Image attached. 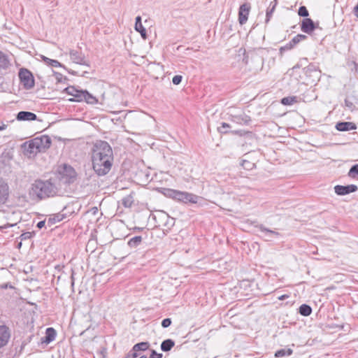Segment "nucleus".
Segmentation results:
<instances>
[{"instance_id":"f257e3e1","label":"nucleus","mask_w":358,"mask_h":358,"mask_svg":"<svg viewBox=\"0 0 358 358\" xmlns=\"http://www.w3.org/2000/svg\"><path fill=\"white\" fill-rule=\"evenodd\" d=\"M113 152L109 143L104 141H96L92 148V161L94 172L99 176L109 173L113 164Z\"/></svg>"},{"instance_id":"f03ea898","label":"nucleus","mask_w":358,"mask_h":358,"mask_svg":"<svg viewBox=\"0 0 358 358\" xmlns=\"http://www.w3.org/2000/svg\"><path fill=\"white\" fill-rule=\"evenodd\" d=\"M60 189L61 187H59L55 178L37 179L31 184L29 195L33 199L43 200L58 195Z\"/></svg>"},{"instance_id":"7ed1b4c3","label":"nucleus","mask_w":358,"mask_h":358,"mask_svg":"<svg viewBox=\"0 0 358 358\" xmlns=\"http://www.w3.org/2000/svg\"><path fill=\"white\" fill-rule=\"evenodd\" d=\"M77 173L76 170L70 165L64 164L60 166L57 171V184L61 187V184L71 185L75 182L77 179Z\"/></svg>"},{"instance_id":"20e7f679","label":"nucleus","mask_w":358,"mask_h":358,"mask_svg":"<svg viewBox=\"0 0 358 358\" xmlns=\"http://www.w3.org/2000/svg\"><path fill=\"white\" fill-rule=\"evenodd\" d=\"M166 196L184 203H197L201 197L187 192H182L176 189H168Z\"/></svg>"},{"instance_id":"39448f33","label":"nucleus","mask_w":358,"mask_h":358,"mask_svg":"<svg viewBox=\"0 0 358 358\" xmlns=\"http://www.w3.org/2000/svg\"><path fill=\"white\" fill-rule=\"evenodd\" d=\"M20 83L25 90H31L34 87V78L33 74L27 69H21L19 71Z\"/></svg>"},{"instance_id":"423d86ee","label":"nucleus","mask_w":358,"mask_h":358,"mask_svg":"<svg viewBox=\"0 0 358 358\" xmlns=\"http://www.w3.org/2000/svg\"><path fill=\"white\" fill-rule=\"evenodd\" d=\"M319 23L315 22L312 19L306 17L303 18L301 24V29L303 32L311 34L316 29L318 28Z\"/></svg>"},{"instance_id":"0eeeda50","label":"nucleus","mask_w":358,"mask_h":358,"mask_svg":"<svg viewBox=\"0 0 358 358\" xmlns=\"http://www.w3.org/2000/svg\"><path fill=\"white\" fill-rule=\"evenodd\" d=\"M69 55L73 62L90 66L89 62L85 59V56L82 52L76 50H71Z\"/></svg>"},{"instance_id":"6e6552de","label":"nucleus","mask_w":358,"mask_h":358,"mask_svg":"<svg viewBox=\"0 0 358 358\" xmlns=\"http://www.w3.org/2000/svg\"><path fill=\"white\" fill-rule=\"evenodd\" d=\"M251 9V5L249 2L241 5L238 10V22L243 25L246 23Z\"/></svg>"},{"instance_id":"1a4fd4ad","label":"nucleus","mask_w":358,"mask_h":358,"mask_svg":"<svg viewBox=\"0 0 358 358\" xmlns=\"http://www.w3.org/2000/svg\"><path fill=\"white\" fill-rule=\"evenodd\" d=\"M358 187L356 185L351 184L348 185H337L334 187V192L337 195L344 196L350 193L357 192Z\"/></svg>"},{"instance_id":"9d476101","label":"nucleus","mask_w":358,"mask_h":358,"mask_svg":"<svg viewBox=\"0 0 358 358\" xmlns=\"http://www.w3.org/2000/svg\"><path fill=\"white\" fill-rule=\"evenodd\" d=\"M304 72L306 76L313 78V81H318L321 77V71L319 67L315 64H310L308 66L304 68Z\"/></svg>"},{"instance_id":"9b49d317","label":"nucleus","mask_w":358,"mask_h":358,"mask_svg":"<svg viewBox=\"0 0 358 358\" xmlns=\"http://www.w3.org/2000/svg\"><path fill=\"white\" fill-rule=\"evenodd\" d=\"M34 143L39 149L40 152H44L51 145V139L47 135H43L40 137L34 138Z\"/></svg>"},{"instance_id":"f8f14e48","label":"nucleus","mask_w":358,"mask_h":358,"mask_svg":"<svg viewBox=\"0 0 358 358\" xmlns=\"http://www.w3.org/2000/svg\"><path fill=\"white\" fill-rule=\"evenodd\" d=\"M230 120L238 124L248 125L251 122V118L249 115L242 113L238 115H231Z\"/></svg>"},{"instance_id":"ddd939ff","label":"nucleus","mask_w":358,"mask_h":358,"mask_svg":"<svg viewBox=\"0 0 358 358\" xmlns=\"http://www.w3.org/2000/svg\"><path fill=\"white\" fill-rule=\"evenodd\" d=\"M57 332L52 327H48L45 330V335L41 337V342L42 343L49 344L55 339Z\"/></svg>"},{"instance_id":"4468645a","label":"nucleus","mask_w":358,"mask_h":358,"mask_svg":"<svg viewBox=\"0 0 358 358\" xmlns=\"http://www.w3.org/2000/svg\"><path fill=\"white\" fill-rule=\"evenodd\" d=\"M260 231L264 234V238L266 241H271L273 237H278L280 234L275 231L271 230L265 227L263 224H259L256 227Z\"/></svg>"},{"instance_id":"2eb2a0df","label":"nucleus","mask_w":358,"mask_h":358,"mask_svg":"<svg viewBox=\"0 0 358 358\" xmlns=\"http://www.w3.org/2000/svg\"><path fill=\"white\" fill-rule=\"evenodd\" d=\"M65 208H64L60 213L52 215L48 220L47 224L49 227L53 224L59 222L66 217V213H64Z\"/></svg>"},{"instance_id":"dca6fc26","label":"nucleus","mask_w":358,"mask_h":358,"mask_svg":"<svg viewBox=\"0 0 358 358\" xmlns=\"http://www.w3.org/2000/svg\"><path fill=\"white\" fill-rule=\"evenodd\" d=\"M335 128L340 131H348L356 129L357 126L352 122H338L336 123Z\"/></svg>"},{"instance_id":"f3484780","label":"nucleus","mask_w":358,"mask_h":358,"mask_svg":"<svg viewBox=\"0 0 358 358\" xmlns=\"http://www.w3.org/2000/svg\"><path fill=\"white\" fill-rule=\"evenodd\" d=\"M16 118L19 121H33L37 119V116L32 112L20 111L17 114Z\"/></svg>"},{"instance_id":"a211bd4d","label":"nucleus","mask_w":358,"mask_h":358,"mask_svg":"<svg viewBox=\"0 0 358 358\" xmlns=\"http://www.w3.org/2000/svg\"><path fill=\"white\" fill-rule=\"evenodd\" d=\"M8 196V186L7 183L0 178V203H3Z\"/></svg>"},{"instance_id":"6ab92c4d","label":"nucleus","mask_w":358,"mask_h":358,"mask_svg":"<svg viewBox=\"0 0 358 358\" xmlns=\"http://www.w3.org/2000/svg\"><path fill=\"white\" fill-rule=\"evenodd\" d=\"M135 29L141 34V36L143 39L147 38L146 29L142 24L141 16H137L136 17Z\"/></svg>"},{"instance_id":"aec40b11","label":"nucleus","mask_w":358,"mask_h":358,"mask_svg":"<svg viewBox=\"0 0 358 358\" xmlns=\"http://www.w3.org/2000/svg\"><path fill=\"white\" fill-rule=\"evenodd\" d=\"M175 345V342L170 338L166 339L161 343V350L164 352L170 351Z\"/></svg>"},{"instance_id":"412c9836","label":"nucleus","mask_w":358,"mask_h":358,"mask_svg":"<svg viewBox=\"0 0 358 358\" xmlns=\"http://www.w3.org/2000/svg\"><path fill=\"white\" fill-rule=\"evenodd\" d=\"M149 342H141L135 344L132 350L136 353H138V351H145L147 350L150 347Z\"/></svg>"},{"instance_id":"4be33fe9","label":"nucleus","mask_w":358,"mask_h":358,"mask_svg":"<svg viewBox=\"0 0 358 358\" xmlns=\"http://www.w3.org/2000/svg\"><path fill=\"white\" fill-rule=\"evenodd\" d=\"M293 353V350L291 348H282L277 350L275 352V357L280 358L285 356H290Z\"/></svg>"},{"instance_id":"5701e85b","label":"nucleus","mask_w":358,"mask_h":358,"mask_svg":"<svg viewBox=\"0 0 358 358\" xmlns=\"http://www.w3.org/2000/svg\"><path fill=\"white\" fill-rule=\"evenodd\" d=\"M307 39V36L303 34H297L289 42V47H295L299 42L304 41Z\"/></svg>"},{"instance_id":"b1692460","label":"nucleus","mask_w":358,"mask_h":358,"mask_svg":"<svg viewBox=\"0 0 358 358\" xmlns=\"http://www.w3.org/2000/svg\"><path fill=\"white\" fill-rule=\"evenodd\" d=\"M28 146L26 148V151L29 154H36L38 152H41L38 146H36L34 143V139L29 141L28 143Z\"/></svg>"},{"instance_id":"393cba45","label":"nucleus","mask_w":358,"mask_h":358,"mask_svg":"<svg viewBox=\"0 0 358 358\" xmlns=\"http://www.w3.org/2000/svg\"><path fill=\"white\" fill-rule=\"evenodd\" d=\"M143 241V238L141 236H136L131 238H130L127 243L128 245L130 248H135L140 245Z\"/></svg>"},{"instance_id":"a878e982","label":"nucleus","mask_w":358,"mask_h":358,"mask_svg":"<svg viewBox=\"0 0 358 358\" xmlns=\"http://www.w3.org/2000/svg\"><path fill=\"white\" fill-rule=\"evenodd\" d=\"M299 313L303 316H309L312 313V308L306 303L299 306Z\"/></svg>"},{"instance_id":"bb28decb","label":"nucleus","mask_w":358,"mask_h":358,"mask_svg":"<svg viewBox=\"0 0 358 358\" xmlns=\"http://www.w3.org/2000/svg\"><path fill=\"white\" fill-rule=\"evenodd\" d=\"M41 57H42L43 61L48 66H53V67H62L63 66V65L60 62H59L57 60L50 59L45 56H42Z\"/></svg>"},{"instance_id":"cd10ccee","label":"nucleus","mask_w":358,"mask_h":358,"mask_svg":"<svg viewBox=\"0 0 358 358\" xmlns=\"http://www.w3.org/2000/svg\"><path fill=\"white\" fill-rule=\"evenodd\" d=\"M297 102V98L295 96H286L281 99L280 103L285 106H291Z\"/></svg>"},{"instance_id":"c85d7f7f","label":"nucleus","mask_w":358,"mask_h":358,"mask_svg":"<svg viewBox=\"0 0 358 358\" xmlns=\"http://www.w3.org/2000/svg\"><path fill=\"white\" fill-rule=\"evenodd\" d=\"M84 96L85 97L83 99V101H85L87 103L95 104L98 102L97 99L87 90H85Z\"/></svg>"},{"instance_id":"c756f323","label":"nucleus","mask_w":358,"mask_h":358,"mask_svg":"<svg viewBox=\"0 0 358 358\" xmlns=\"http://www.w3.org/2000/svg\"><path fill=\"white\" fill-rule=\"evenodd\" d=\"M85 92V90H78V92H76L74 94L73 98L70 99L69 101H78V102L83 101V99H85V96H84Z\"/></svg>"},{"instance_id":"7c9ffc66","label":"nucleus","mask_w":358,"mask_h":358,"mask_svg":"<svg viewBox=\"0 0 358 358\" xmlns=\"http://www.w3.org/2000/svg\"><path fill=\"white\" fill-rule=\"evenodd\" d=\"M9 66L7 57L0 50V69H6Z\"/></svg>"},{"instance_id":"2f4dec72","label":"nucleus","mask_w":358,"mask_h":358,"mask_svg":"<svg viewBox=\"0 0 358 358\" xmlns=\"http://www.w3.org/2000/svg\"><path fill=\"white\" fill-rule=\"evenodd\" d=\"M348 176L351 178H356L358 177V164H354L351 166Z\"/></svg>"},{"instance_id":"473e14b6","label":"nucleus","mask_w":358,"mask_h":358,"mask_svg":"<svg viewBox=\"0 0 358 358\" xmlns=\"http://www.w3.org/2000/svg\"><path fill=\"white\" fill-rule=\"evenodd\" d=\"M231 126L226 122H222L221 125L217 128V130L220 133L226 134L229 133V131L227 130V128H230Z\"/></svg>"},{"instance_id":"72a5a7b5","label":"nucleus","mask_w":358,"mask_h":358,"mask_svg":"<svg viewBox=\"0 0 358 358\" xmlns=\"http://www.w3.org/2000/svg\"><path fill=\"white\" fill-rule=\"evenodd\" d=\"M298 14L301 17L306 18L309 15V13L306 6H301L298 10Z\"/></svg>"},{"instance_id":"f704fd0d","label":"nucleus","mask_w":358,"mask_h":358,"mask_svg":"<svg viewBox=\"0 0 358 358\" xmlns=\"http://www.w3.org/2000/svg\"><path fill=\"white\" fill-rule=\"evenodd\" d=\"M241 165L246 170H252L255 166V164L254 163H252L245 159H243L242 161Z\"/></svg>"},{"instance_id":"c9c22d12","label":"nucleus","mask_w":358,"mask_h":358,"mask_svg":"<svg viewBox=\"0 0 358 358\" xmlns=\"http://www.w3.org/2000/svg\"><path fill=\"white\" fill-rule=\"evenodd\" d=\"M164 217L166 219V221L164 223V226L167 227L168 228L172 227L175 224L174 219L170 217L168 215H165Z\"/></svg>"},{"instance_id":"e433bc0d","label":"nucleus","mask_w":358,"mask_h":358,"mask_svg":"<svg viewBox=\"0 0 358 358\" xmlns=\"http://www.w3.org/2000/svg\"><path fill=\"white\" fill-rule=\"evenodd\" d=\"M344 102L345 107L348 108L350 110L352 111L355 108V106L349 98H346Z\"/></svg>"},{"instance_id":"4c0bfd02","label":"nucleus","mask_w":358,"mask_h":358,"mask_svg":"<svg viewBox=\"0 0 358 358\" xmlns=\"http://www.w3.org/2000/svg\"><path fill=\"white\" fill-rule=\"evenodd\" d=\"M64 91L69 95L74 96L76 92H78V89L74 86H69L65 88Z\"/></svg>"},{"instance_id":"58836bf2","label":"nucleus","mask_w":358,"mask_h":358,"mask_svg":"<svg viewBox=\"0 0 358 358\" xmlns=\"http://www.w3.org/2000/svg\"><path fill=\"white\" fill-rule=\"evenodd\" d=\"M274 10H275V5L271 8H270V9L268 8L266 10V20H265V22L266 24L270 21V19L273 15Z\"/></svg>"},{"instance_id":"ea45409f","label":"nucleus","mask_w":358,"mask_h":358,"mask_svg":"<svg viewBox=\"0 0 358 358\" xmlns=\"http://www.w3.org/2000/svg\"><path fill=\"white\" fill-rule=\"evenodd\" d=\"M34 234V232H29V231L24 232L21 234L20 238L22 241L28 240V239H30L33 236Z\"/></svg>"},{"instance_id":"a19ab883","label":"nucleus","mask_w":358,"mask_h":358,"mask_svg":"<svg viewBox=\"0 0 358 358\" xmlns=\"http://www.w3.org/2000/svg\"><path fill=\"white\" fill-rule=\"evenodd\" d=\"M182 80V76L180 75L175 76L172 79V83L173 85H179Z\"/></svg>"},{"instance_id":"79ce46f5","label":"nucleus","mask_w":358,"mask_h":358,"mask_svg":"<svg viewBox=\"0 0 358 358\" xmlns=\"http://www.w3.org/2000/svg\"><path fill=\"white\" fill-rule=\"evenodd\" d=\"M98 355L100 356V358H106L107 355V349L104 347H102L99 351Z\"/></svg>"},{"instance_id":"37998d69","label":"nucleus","mask_w":358,"mask_h":358,"mask_svg":"<svg viewBox=\"0 0 358 358\" xmlns=\"http://www.w3.org/2000/svg\"><path fill=\"white\" fill-rule=\"evenodd\" d=\"M171 324V320L170 318H165L162 322V326L164 328H167Z\"/></svg>"},{"instance_id":"c03bdc74","label":"nucleus","mask_w":358,"mask_h":358,"mask_svg":"<svg viewBox=\"0 0 358 358\" xmlns=\"http://www.w3.org/2000/svg\"><path fill=\"white\" fill-rule=\"evenodd\" d=\"M139 356L138 353L134 352L131 350L126 355L125 358H136Z\"/></svg>"},{"instance_id":"a18cd8bd","label":"nucleus","mask_w":358,"mask_h":358,"mask_svg":"<svg viewBox=\"0 0 358 358\" xmlns=\"http://www.w3.org/2000/svg\"><path fill=\"white\" fill-rule=\"evenodd\" d=\"M162 353H157L155 350H152L149 358H162Z\"/></svg>"},{"instance_id":"49530a36","label":"nucleus","mask_w":358,"mask_h":358,"mask_svg":"<svg viewBox=\"0 0 358 358\" xmlns=\"http://www.w3.org/2000/svg\"><path fill=\"white\" fill-rule=\"evenodd\" d=\"M14 288V287L10 282H5L0 284V289Z\"/></svg>"},{"instance_id":"de8ad7c7","label":"nucleus","mask_w":358,"mask_h":358,"mask_svg":"<svg viewBox=\"0 0 358 358\" xmlns=\"http://www.w3.org/2000/svg\"><path fill=\"white\" fill-rule=\"evenodd\" d=\"M55 78L57 80L58 82H62V79L64 78V76L60 73H55ZM64 79L66 80V77H64Z\"/></svg>"},{"instance_id":"09e8293b","label":"nucleus","mask_w":358,"mask_h":358,"mask_svg":"<svg viewBox=\"0 0 358 358\" xmlns=\"http://www.w3.org/2000/svg\"><path fill=\"white\" fill-rule=\"evenodd\" d=\"M293 48L292 47H289V43H287L285 45L281 47L280 48V52H282V51H286V50H291Z\"/></svg>"},{"instance_id":"8fccbe9b","label":"nucleus","mask_w":358,"mask_h":358,"mask_svg":"<svg viewBox=\"0 0 358 358\" xmlns=\"http://www.w3.org/2000/svg\"><path fill=\"white\" fill-rule=\"evenodd\" d=\"M129 199H122V203L123 205L125 206V207H130L131 205V202H129Z\"/></svg>"},{"instance_id":"3c124183","label":"nucleus","mask_w":358,"mask_h":358,"mask_svg":"<svg viewBox=\"0 0 358 358\" xmlns=\"http://www.w3.org/2000/svg\"><path fill=\"white\" fill-rule=\"evenodd\" d=\"M45 220H42L37 223L36 227L38 229H42L45 226Z\"/></svg>"},{"instance_id":"603ef678","label":"nucleus","mask_w":358,"mask_h":358,"mask_svg":"<svg viewBox=\"0 0 358 358\" xmlns=\"http://www.w3.org/2000/svg\"><path fill=\"white\" fill-rule=\"evenodd\" d=\"M353 14L358 17V3L354 7Z\"/></svg>"},{"instance_id":"864d4df0","label":"nucleus","mask_w":358,"mask_h":358,"mask_svg":"<svg viewBox=\"0 0 358 358\" xmlns=\"http://www.w3.org/2000/svg\"><path fill=\"white\" fill-rule=\"evenodd\" d=\"M289 296L287 294H283L278 297V299L280 301L285 300V299H287Z\"/></svg>"},{"instance_id":"5fc2aeb1","label":"nucleus","mask_w":358,"mask_h":358,"mask_svg":"<svg viewBox=\"0 0 358 358\" xmlns=\"http://www.w3.org/2000/svg\"><path fill=\"white\" fill-rule=\"evenodd\" d=\"M231 133L234 134H238L240 136L242 135V131L241 130L232 131Z\"/></svg>"},{"instance_id":"6e6d98bb","label":"nucleus","mask_w":358,"mask_h":358,"mask_svg":"<svg viewBox=\"0 0 358 358\" xmlns=\"http://www.w3.org/2000/svg\"><path fill=\"white\" fill-rule=\"evenodd\" d=\"M71 286L73 287V285H74V280H75L74 276H73V272L71 274Z\"/></svg>"},{"instance_id":"4d7b16f0","label":"nucleus","mask_w":358,"mask_h":358,"mask_svg":"<svg viewBox=\"0 0 358 358\" xmlns=\"http://www.w3.org/2000/svg\"><path fill=\"white\" fill-rule=\"evenodd\" d=\"M7 125L3 124L0 126V131L4 130L6 128Z\"/></svg>"},{"instance_id":"13d9d810","label":"nucleus","mask_w":358,"mask_h":358,"mask_svg":"<svg viewBox=\"0 0 358 358\" xmlns=\"http://www.w3.org/2000/svg\"><path fill=\"white\" fill-rule=\"evenodd\" d=\"M355 69L358 73V64L355 62Z\"/></svg>"},{"instance_id":"bf43d9fd","label":"nucleus","mask_w":358,"mask_h":358,"mask_svg":"<svg viewBox=\"0 0 358 358\" xmlns=\"http://www.w3.org/2000/svg\"><path fill=\"white\" fill-rule=\"evenodd\" d=\"M69 72L71 74H72V75H77L76 72V71H69Z\"/></svg>"},{"instance_id":"052dcab7","label":"nucleus","mask_w":358,"mask_h":358,"mask_svg":"<svg viewBox=\"0 0 358 358\" xmlns=\"http://www.w3.org/2000/svg\"><path fill=\"white\" fill-rule=\"evenodd\" d=\"M138 358H147L145 355H141L139 354Z\"/></svg>"},{"instance_id":"680f3d73","label":"nucleus","mask_w":358,"mask_h":358,"mask_svg":"<svg viewBox=\"0 0 358 358\" xmlns=\"http://www.w3.org/2000/svg\"><path fill=\"white\" fill-rule=\"evenodd\" d=\"M21 245H22V243H20V244H18V246H19V247H20V246H21Z\"/></svg>"},{"instance_id":"e2e57ef3","label":"nucleus","mask_w":358,"mask_h":358,"mask_svg":"<svg viewBox=\"0 0 358 358\" xmlns=\"http://www.w3.org/2000/svg\"><path fill=\"white\" fill-rule=\"evenodd\" d=\"M357 318H358V312H357Z\"/></svg>"}]
</instances>
